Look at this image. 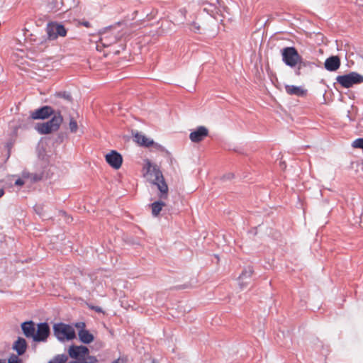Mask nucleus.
Here are the masks:
<instances>
[{"mask_svg":"<svg viewBox=\"0 0 363 363\" xmlns=\"http://www.w3.org/2000/svg\"><path fill=\"white\" fill-rule=\"evenodd\" d=\"M63 117L60 110H57L56 113L47 122L37 123L35 130L40 134L47 135L58 130L62 123Z\"/></svg>","mask_w":363,"mask_h":363,"instance_id":"nucleus-1","label":"nucleus"},{"mask_svg":"<svg viewBox=\"0 0 363 363\" xmlns=\"http://www.w3.org/2000/svg\"><path fill=\"white\" fill-rule=\"evenodd\" d=\"M53 334L57 340L61 342L70 341L76 338V333L74 328L67 323H57L52 327Z\"/></svg>","mask_w":363,"mask_h":363,"instance_id":"nucleus-2","label":"nucleus"},{"mask_svg":"<svg viewBox=\"0 0 363 363\" xmlns=\"http://www.w3.org/2000/svg\"><path fill=\"white\" fill-rule=\"evenodd\" d=\"M99 33L100 43L104 48L116 43L121 36L116 30V28L113 26L104 28Z\"/></svg>","mask_w":363,"mask_h":363,"instance_id":"nucleus-3","label":"nucleus"},{"mask_svg":"<svg viewBox=\"0 0 363 363\" xmlns=\"http://www.w3.org/2000/svg\"><path fill=\"white\" fill-rule=\"evenodd\" d=\"M336 81L342 87L347 89L362 83L363 75L355 72H350L346 74L338 75L336 77Z\"/></svg>","mask_w":363,"mask_h":363,"instance_id":"nucleus-4","label":"nucleus"},{"mask_svg":"<svg viewBox=\"0 0 363 363\" xmlns=\"http://www.w3.org/2000/svg\"><path fill=\"white\" fill-rule=\"evenodd\" d=\"M282 61L290 67H295L300 60V55L294 47H285L281 50Z\"/></svg>","mask_w":363,"mask_h":363,"instance_id":"nucleus-5","label":"nucleus"},{"mask_svg":"<svg viewBox=\"0 0 363 363\" xmlns=\"http://www.w3.org/2000/svg\"><path fill=\"white\" fill-rule=\"evenodd\" d=\"M47 34L50 40H55L59 36L65 37L67 35V29L62 23L52 22L48 24L46 28Z\"/></svg>","mask_w":363,"mask_h":363,"instance_id":"nucleus-6","label":"nucleus"},{"mask_svg":"<svg viewBox=\"0 0 363 363\" xmlns=\"http://www.w3.org/2000/svg\"><path fill=\"white\" fill-rule=\"evenodd\" d=\"M56 112L52 107L45 105L31 111L30 117L33 120H45L54 116Z\"/></svg>","mask_w":363,"mask_h":363,"instance_id":"nucleus-7","label":"nucleus"},{"mask_svg":"<svg viewBox=\"0 0 363 363\" xmlns=\"http://www.w3.org/2000/svg\"><path fill=\"white\" fill-rule=\"evenodd\" d=\"M50 335V328L49 324L47 322L39 323L37 324V328L33 341L36 342H47Z\"/></svg>","mask_w":363,"mask_h":363,"instance_id":"nucleus-8","label":"nucleus"},{"mask_svg":"<svg viewBox=\"0 0 363 363\" xmlns=\"http://www.w3.org/2000/svg\"><path fill=\"white\" fill-rule=\"evenodd\" d=\"M89 350L87 347L84 345H72L69 347L68 354L71 358L81 361L82 359H86V356H89Z\"/></svg>","mask_w":363,"mask_h":363,"instance_id":"nucleus-9","label":"nucleus"},{"mask_svg":"<svg viewBox=\"0 0 363 363\" xmlns=\"http://www.w3.org/2000/svg\"><path fill=\"white\" fill-rule=\"evenodd\" d=\"M106 161L112 168L118 169L121 167L123 157L116 150H111L106 155Z\"/></svg>","mask_w":363,"mask_h":363,"instance_id":"nucleus-10","label":"nucleus"},{"mask_svg":"<svg viewBox=\"0 0 363 363\" xmlns=\"http://www.w3.org/2000/svg\"><path fill=\"white\" fill-rule=\"evenodd\" d=\"M208 135V128L205 126L201 125L197 127L190 133L189 138L193 143H199L202 141Z\"/></svg>","mask_w":363,"mask_h":363,"instance_id":"nucleus-11","label":"nucleus"},{"mask_svg":"<svg viewBox=\"0 0 363 363\" xmlns=\"http://www.w3.org/2000/svg\"><path fill=\"white\" fill-rule=\"evenodd\" d=\"M21 328L23 332V334L27 338H32L33 340V337L35 333L36 328L35 324L33 320H27L23 322L21 324Z\"/></svg>","mask_w":363,"mask_h":363,"instance_id":"nucleus-12","label":"nucleus"},{"mask_svg":"<svg viewBox=\"0 0 363 363\" xmlns=\"http://www.w3.org/2000/svg\"><path fill=\"white\" fill-rule=\"evenodd\" d=\"M340 58L337 55H332L328 57L324 62L325 69L330 72H335L337 70L340 68Z\"/></svg>","mask_w":363,"mask_h":363,"instance_id":"nucleus-13","label":"nucleus"},{"mask_svg":"<svg viewBox=\"0 0 363 363\" xmlns=\"http://www.w3.org/2000/svg\"><path fill=\"white\" fill-rule=\"evenodd\" d=\"M28 347L26 340L22 337H18L16 341H14L12 349L16 352L18 356H21L25 354Z\"/></svg>","mask_w":363,"mask_h":363,"instance_id":"nucleus-14","label":"nucleus"},{"mask_svg":"<svg viewBox=\"0 0 363 363\" xmlns=\"http://www.w3.org/2000/svg\"><path fill=\"white\" fill-rule=\"evenodd\" d=\"M134 138L137 143L145 147H149L152 145H155L158 147H161L157 143H155L153 140L147 138L145 135L140 133H136L134 135Z\"/></svg>","mask_w":363,"mask_h":363,"instance_id":"nucleus-15","label":"nucleus"},{"mask_svg":"<svg viewBox=\"0 0 363 363\" xmlns=\"http://www.w3.org/2000/svg\"><path fill=\"white\" fill-rule=\"evenodd\" d=\"M147 173L154 177L153 182H157L164 179L162 172L160 171L157 165H152L150 161L147 162Z\"/></svg>","mask_w":363,"mask_h":363,"instance_id":"nucleus-16","label":"nucleus"},{"mask_svg":"<svg viewBox=\"0 0 363 363\" xmlns=\"http://www.w3.org/2000/svg\"><path fill=\"white\" fill-rule=\"evenodd\" d=\"M153 184L157 186L158 190L160 191L159 197L160 199H166L168 196V186L167 183L164 181V179L153 182Z\"/></svg>","mask_w":363,"mask_h":363,"instance_id":"nucleus-17","label":"nucleus"},{"mask_svg":"<svg viewBox=\"0 0 363 363\" xmlns=\"http://www.w3.org/2000/svg\"><path fill=\"white\" fill-rule=\"evenodd\" d=\"M285 90L288 94L296 96H303L306 94V90L295 85H286Z\"/></svg>","mask_w":363,"mask_h":363,"instance_id":"nucleus-18","label":"nucleus"},{"mask_svg":"<svg viewBox=\"0 0 363 363\" xmlns=\"http://www.w3.org/2000/svg\"><path fill=\"white\" fill-rule=\"evenodd\" d=\"M78 336L80 342L84 344H89L94 340L93 334L87 330H79L78 331Z\"/></svg>","mask_w":363,"mask_h":363,"instance_id":"nucleus-19","label":"nucleus"},{"mask_svg":"<svg viewBox=\"0 0 363 363\" xmlns=\"http://www.w3.org/2000/svg\"><path fill=\"white\" fill-rule=\"evenodd\" d=\"M314 65H315L314 62L305 60H303L301 56H300V60H298V63L297 64L298 67H297V69L296 71V75H300L301 74V70L303 68L308 67H312Z\"/></svg>","mask_w":363,"mask_h":363,"instance_id":"nucleus-20","label":"nucleus"},{"mask_svg":"<svg viewBox=\"0 0 363 363\" xmlns=\"http://www.w3.org/2000/svg\"><path fill=\"white\" fill-rule=\"evenodd\" d=\"M165 205L164 202L162 201H157L150 204L152 208V214L153 216H157L160 211H162V207Z\"/></svg>","mask_w":363,"mask_h":363,"instance_id":"nucleus-21","label":"nucleus"},{"mask_svg":"<svg viewBox=\"0 0 363 363\" xmlns=\"http://www.w3.org/2000/svg\"><path fill=\"white\" fill-rule=\"evenodd\" d=\"M34 211L43 220L49 219L51 217L48 216L44 210V206L42 204H36L33 206Z\"/></svg>","mask_w":363,"mask_h":363,"instance_id":"nucleus-22","label":"nucleus"},{"mask_svg":"<svg viewBox=\"0 0 363 363\" xmlns=\"http://www.w3.org/2000/svg\"><path fill=\"white\" fill-rule=\"evenodd\" d=\"M248 278L249 276L247 275V272L246 271H243L242 274L239 276L238 284L241 289L246 287L247 285L248 284Z\"/></svg>","mask_w":363,"mask_h":363,"instance_id":"nucleus-23","label":"nucleus"},{"mask_svg":"<svg viewBox=\"0 0 363 363\" xmlns=\"http://www.w3.org/2000/svg\"><path fill=\"white\" fill-rule=\"evenodd\" d=\"M55 96L57 98L62 99L69 103L72 101V97L70 92L67 91H60L55 93Z\"/></svg>","mask_w":363,"mask_h":363,"instance_id":"nucleus-24","label":"nucleus"},{"mask_svg":"<svg viewBox=\"0 0 363 363\" xmlns=\"http://www.w3.org/2000/svg\"><path fill=\"white\" fill-rule=\"evenodd\" d=\"M68 359L65 354H60L55 355L48 363H65Z\"/></svg>","mask_w":363,"mask_h":363,"instance_id":"nucleus-25","label":"nucleus"},{"mask_svg":"<svg viewBox=\"0 0 363 363\" xmlns=\"http://www.w3.org/2000/svg\"><path fill=\"white\" fill-rule=\"evenodd\" d=\"M23 177L27 178H30V179L34 182H38L40 181L43 179V174H30V173H23Z\"/></svg>","mask_w":363,"mask_h":363,"instance_id":"nucleus-26","label":"nucleus"},{"mask_svg":"<svg viewBox=\"0 0 363 363\" xmlns=\"http://www.w3.org/2000/svg\"><path fill=\"white\" fill-rule=\"evenodd\" d=\"M68 363H98V360L94 356H88L86 359H82L81 361H72Z\"/></svg>","mask_w":363,"mask_h":363,"instance_id":"nucleus-27","label":"nucleus"},{"mask_svg":"<svg viewBox=\"0 0 363 363\" xmlns=\"http://www.w3.org/2000/svg\"><path fill=\"white\" fill-rule=\"evenodd\" d=\"M62 0H50L49 5L52 9H55V11H58L60 9L62 6Z\"/></svg>","mask_w":363,"mask_h":363,"instance_id":"nucleus-28","label":"nucleus"},{"mask_svg":"<svg viewBox=\"0 0 363 363\" xmlns=\"http://www.w3.org/2000/svg\"><path fill=\"white\" fill-rule=\"evenodd\" d=\"M69 128L72 133H77L78 130V124L77 121L72 117L70 118L69 123Z\"/></svg>","mask_w":363,"mask_h":363,"instance_id":"nucleus-29","label":"nucleus"},{"mask_svg":"<svg viewBox=\"0 0 363 363\" xmlns=\"http://www.w3.org/2000/svg\"><path fill=\"white\" fill-rule=\"evenodd\" d=\"M66 138H67V133L65 132H60L57 134L55 142L56 143L60 144L62 143Z\"/></svg>","mask_w":363,"mask_h":363,"instance_id":"nucleus-30","label":"nucleus"},{"mask_svg":"<svg viewBox=\"0 0 363 363\" xmlns=\"http://www.w3.org/2000/svg\"><path fill=\"white\" fill-rule=\"evenodd\" d=\"M8 363H23V362L21 359L19 358V356L11 354L8 359Z\"/></svg>","mask_w":363,"mask_h":363,"instance_id":"nucleus-31","label":"nucleus"},{"mask_svg":"<svg viewBox=\"0 0 363 363\" xmlns=\"http://www.w3.org/2000/svg\"><path fill=\"white\" fill-rule=\"evenodd\" d=\"M352 146L355 148H360L363 150V138H357L354 140Z\"/></svg>","mask_w":363,"mask_h":363,"instance_id":"nucleus-32","label":"nucleus"},{"mask_svg":"<svg viewBox=\"0 0 363 363\" xmlns=\"http://www.w3.org/2000/svg\"><path fill=\"white\" fill-rule=\"evenodd\" d=\"M190 29L191 31H193L194 33H201L200 32V30H201L200 26L196 22H194V21L192 22Z\"/></svg>","mask_w":363,"mask_h":363,"instance_id":"nucleus-33","label":"nucleus"},{"mask_svg":"<svg viewBox=\"0 0 363 363\" xmlns=\"http://www.w3.org/2000/svg\"><path fill=\"white\" fill-rule=\"evenodd\" d=\"M74 327L79 330H86V324L84 322H77L74 324Z\"/></svg>","mask_w":363,"mask_h":363,"instance_id":"nucleus-34","label":"nucleus"},{"mask_svg":"<svg viewBox=\"0 0 363 363\" xmlns=\"http://www.w3.org/2000/svg\"><path fill=\"white\" fill-rule=\"evenodd\" d=\"M234 177V174L233 173H228L223 176L222 179L223 180H230Z\"/></svg>","mask_w":363,"mask_h":363,"instance_id":"nucleus-35","label":"nucleus"},{"mask_svg":"<svg viewBox=\"0 0 363 363\" xmlns=\"http://www.w3.org/2000/svg\"><path fill=\"white\" fill-rule=\"evenodd\" d=\"M15 184L17 186H22L23 184H24V181L22 179H18L16 180Z\"/></svg>","mask_w":363,"mask_h":363,"instance_id":"nucleus-36","label":"nucleus"},{"mask_svg":"<svg viewBox=\"0 0 363 363\" xmlns=\"http://www.w3.org/2000/svg\"><path fill=\"white\" fill-rule=\"evenodd\" d=\"M21 33H22L23 35L25 37L24 40H26L27 39L28 33H29V30L27 29H23L21 30Z\"/></svg>","mask_w":363,"mask_h":363,"instance_id":"nucleus-37","label":"nucleus"},{"mask_svg":"<svg viewBox=\"0 0 363 363\" xmlns=\"http://www.w3.org/2000/svg\"><path fill=\"white\" fill-rule=\"evenodd\" d=\"M91 308L98 313L102 312V308L99 306H91Z\"/></svg>","mask_w":363,"mask_h":363,"instance_id":"nucleus-38","label":"nucleus"},{"mask_svg":"<svg viewBox=\"0 0 363 363\" xmlns=\"http://www.w3.org/2000/svg\"><path fill=\"white\" fill-rule=\"evenodd\" d=\"M4 194V190L3 189H0V198L2 197Z\"/></svg>","mask_w":363,"mask_h":363,"instance_id":"nucleus-39","label":"nucleus"},{"mask_svg":"<svg viewBox=\"0 0 363 363\" xmlns=\"http://www.w3.org/2000/svg\"><path fill=\"white\" fill-rule=\"evenodd\" d=\"M111 363H123V362H121L120 359H115L114 361H113Z\"/></svg>","mask_w":363,"mask_h":363,"instance_id":"nucleus-40","label":"nucleus"},{"mask_svg":"<svg viewBox=\"0 0 363 363\" xmlns=\"http://www.w3.org/2000/svg\"><path fill=\"white\" fill-rule=\"evenodd\" d=\"M359 125L360 127H363V118L360 119L359 121Z\"/></svg>","mask_w":363,"mask_h":363,"instance_id":"nucleus-41","label":"nucleus"},{"mask_svg":"<svg viewBox=\"0 0 363 363\" xmlns=\"http://www.w3.org/2000/svg\"><path fill=\"white\" fill-rule=\"evenodd\" d=\"M84 26L86 27H89V22L88 21H85V22H83L82 23Z\"/></svg>","mask_w":363,"mask_h":363,"instance_id":"nucleus-42","label":"nucleus"},{"mask_svg":"<svg viewBox=\"0 0 363 363\" xmlns=\"http://www.w3.org/2000/svg\"><path fill=\"white\" fill-rule=\"evenodd\" d=\"M350 111H349L348 113H347V118H349L350 121H353L354 119L350 117Z\"/></svg>","mask_w":363,"mask_h":363,"instance_id":"nucleus-43","label":"nucleus"},{"mask_svg":"<svg viewBox=\"0 0 363 363\" xmlns=\"http://www.w3.org/2000/svg\"><path fill=\"white\" fill-rule=\"evenodd\" d=\"M17 130H18V127H15L14 128V130H13V134H16L17 133Z\"/></svg>","mask_w":363,"mask_h":363,"instance_id":"nucleus-44","label":"nucleus"},{"mask_svg":"<svg viewBox=\"0 0 363 363\" xmlns=\"http://www.w3.org/2000/svg\"><path fill=\"white\" fill-rule=\"evenodd\" d=\"M0 363H6L5 360L0 359Z\"/></svg>","mask_w":363,"mask_h":363,"instance_id":"nucleus-45","label":"nucleus"},{"mask_svg":"<svg viewBox=\"0 0 363 363\" xmlns=\"http://www.w3.org/2000/svg\"><path fill=\"white\" fill-rule=\"evenodd\" d=\"M152 363H157V362H156L155 359H152Z\"/></svg>","mask_w":363,"mask_h":363,"instance_id":"nucleus-46","label":"nucleus"},{"mask_svg":"<svg viewBox=\"0 0 363 363\" xmlns=\"http://www.w3.org/2000/svg\"><path fill=\"white\" fill-rule=\"evenodd\" d=\"M116 54H118L119 53V51L118 50H116L114 52Z\"/></svg>","mask_w":363,"mask_h":363,"instance_id":"nucleus-47","label":"nucleus"},{"mask_svg":"<svg viewBox=\"0 0 363 363\" xmlns=\"http://www.w3.org/2000/svg\"><path fill=\"white\" fill-rule=\"evenodd\" d=\"M177 288H178V289H182V287H181V286H178ZM184 287H182V289H184Z\"/></svg>","mask_w":363,"mask_h":363,"instance_id":"nucleus-48","label":"nucleus"}]
</instances>
